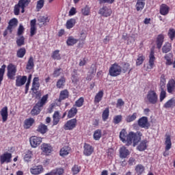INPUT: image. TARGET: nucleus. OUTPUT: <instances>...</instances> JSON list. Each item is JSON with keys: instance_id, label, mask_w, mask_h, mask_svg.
Here are the masks:
<instances>
[{"instance_id": "nucleus-1", "label": "nucleus", "mask_w": 175, "mask_h": 175, "mask_svg": "<svg viewBox=\"0 0 175 175\" xmlns=\"http://www.w3.org/2000/svg\"><path fill=\"white\" fill-rule=\"evenodd\" d=\"M142 136H143V134L140 131L137 133L130 132L128 135L125 129H122L120 133V139L122 142H127L126 146H131L133 142L134 147L137 146V143L142 140Z\"/></svg>"}, {"instance_id": "nucleus-2", "label": "nucleus", "mask_w": 175, "mask_h": 175, "mask_svg": "<svg viewBox=\"0 0 175 175\" xmlns=\"http://www.w3.org/2000/svg\"><path fill=\"white\" fill-rule=\"evenodd\" d=\"M49 98V94L44 95L40 101H38L36 105L33 107L31 111V116H38L39 113H40V107H43L47 102V99Z\"/></svg>"}, {"instance_id": "nucleus-3", "label": "nucleus", "mask_w": 175, "mask_h": 175, "mask_svg": "<svg viewBox=\"0 0 175 175\" xmlns=\"http://www.w3.org/2000/svg\"><path fill=\"white\" fill-rule=\"evenodd\" d=\"M31 3V0H19L18 4L15 5L14 13L15 16L20 14V8H27Z\"/></svg>"}, {"instance_id": "nucleus-4", "label": "nucleus", "mask_w": 175, "mask_h": 175, "mask_svg": "<svg viewBox=\"0 0 175 175\" xmlns=\"http://www.w3.org/2000/svg\"><path fill=\"white\" fill-rule=\"evenodd\" d=\"M109 72L110 76H111L112 77H117V76H120V75H121V72H122V70L120 65H118V64H114L111 65Z\"/></svg>"}, {"instance_id": "nucleus-5", "label": "nucleus", "mask_w": 175, "mask_h": 175, "mask_svg": "<svg viewBox=\"0 0 175 175\" xmlns=\"http://www.w3.org/2000/svg\"><path fill=\"white\" fill-rule=\"evenodd\" d=\"M146 98L151 105H157L158 103V94L154 90H150L147 94Z\"/></svg>"}, {"instance_id": "nucleus-6", "label": "nucleus", "mask_w": 175, "mask_h": 175, "mask_svg": "<svg viewBox=\"0 0 175 175\" xmlns=\"http://www.w3.org/2000/svg\"><path fill=\"white\" fill-rule=\"evenodd\" d=\"M165 151L163 152L164 157H167L169 155V150L172 148V138L170 137V135H165Z\"/></svg>"}, {"instance_id": "nucleus-7", "label": "nucleus", "mask_w": 175, "mask_h": 175, "mask_svg": "<svg viewBox=\"0 0 175 175\" xmlns=\"http://www.w3.org/2000/svg\"><path fill=\"white\" fill-rule=\"evenodd\" d=\"M76 125H77V120L74 118L67 121L64 124V128L65 131H72V129L76 128Z\"/></svg>"}, {"instance_id": "nucleus-8", "label": "nucleus", "mask_w": 175, "mask_h": 175, "mask_svg": "<svg viewBox=\"0 0 175 175\" xmlns=\"http://www.w3.org/2000/svg\"><path fill=\"white\" fill-rule=\"evenodd\" d=\"M16 72L17 69L16 66L13 64H10L8 66V74L7 76L10 80H14V76H16Z\"/></svg>"}, {"instance_id": "nucleus-9", "label": "nucleus", "mask_w": 175, "mask_h": 175, "mask_svg": "<svg viewBox=\"0 0 175 175\" xmlns=\"http://www.w3.org/2000/svg\"><path fill=\"white\" fill-rule=\"evenodd\" d=\"M30 144L33 148H36L38 146H40L42 143V137L33 136L29 139Z\"/></svg>"}, {"instance_id": "nucleus-10", "label": "nucleus", "mask_w": 175, "mask_h": 175, "mask_svg": "<svg viewBox=\"0 0 175 175\" xmlns=\"http://www.w3.org/2000/svg\"><path fill=\"white\" fill-rule=\"evenodd\" d=\"M12 161V154L9 152H5L0 157V162L1 165H3V163H9V162Z\"/></svg>"}, {"instance_id": "nucleus-11", "label": "nucleus", "mask_w": 175, "mask_h": 175, "mask_svg": "<svg viewBox=\"0 0 175 175\" xmlns=\"http://www.w3.org/2000/svg\"><path fill=\"white\" fill-rule=\"evenodd\" d=\"M154 53V49H152L149 55V65L147 66L146 70H151L154 68V62H155Z\"/></svg>"}, {"instance_id": "nucleus-12", "label": "nucleus", "mask_w": 175, "mask_h": 175, "mask_svg": "<svg viewBox=\"0 0 175 175\" xmlns=\"http://www.w3.org/2000/svg\"><path fill=\"white\" fill-rule=\"evenodd\" d=\"M137 124L140 128H146L148 129V119L147 117H142L137 121Z\"/></svg>"}, {"instance_id": "nucleus-13", "label": "nucleus", "mask_w": 175, "mask_h": 175, "mask_svg": "<svg viewBox=\"0 0 175 175\" xmlns=\"http://www.w3.org/2000/svg\"><path fill=\"white\" fill-rule=\"evenodd\" d=\"M99 14H101V16H103L104 17H109L111 15V9L107 8V7H103L100 9L98 12Z\"/></svg>"}, {"instance_id": "nucleus-14", "label": "nucleus", "mask_w": 175, "mask_h": 175, "mask_svg": "<svg viewBox=\"0 0 175 175\" xmlns=\"http://www.w3.org/2000/svg\"><path fill=\"white\" fill-rule=\"evenodd\" d=\"M43 166L42 165H37L34 166L30 169V172L31 174L38 175L40 174V173H43Z\"/></svg>"}, {"instance_id": "nucleus-15", "label": "nucleus", "mask_w": 175, "mask_h": 175, "mask_svg": "<svg viewBox=\"0 0 175 175\" xmlns=\"http://www.w3.org/2000/svg\"><path fill=\"white\" fill-rule=\"evenodd\" d=\"M26 81H27V76L17 77L16 80V87H21V85H24L25 84Z\"/></svg>"}, {"instance_id": "nucleus-16", "label": "nucleus", "mask_w": 175, "mask_h": 175, "mask_svg": "<svg viewBox=\"0 0 175 175\" xmlns=\"http://www.w3.org/2000/svg\"><path fill=\"white\" fill-rule=\"evenodd\" d=\"M93 152L94 148H92V146H91L90 144H85L83 150L84 155H86V157H90Z\"/></svg>"}, {"instance_id": "nucleus-17", "label": "nucleus", "mask_w": 175, "mask_h": 175, "mask_svg": "<svg viewBox=\"0 0 175 175\" xmlns=\"http://www.w3.org/2000/svg\"><path fill=\"white\" fill-rule=\"evenodd\" d=\"M167 90L169 94H173L175 90V81L174 79H171L167 84Z\"/></svg>"}, {"instance_id": "nucleus-18", "label": "nucleus", "mask_w": 175, "mask_h": 175, "mask_svg": "<svg viewBox=\"0 0 175 175\" xmlns=\"http://www.w3.org/2000/svg\"><path fill=\"white\" fill-rule=\"evenodd\" d=\"M70 150L71 148L68 146H64L59 151L60 157H66V155H69Z\"/></svg>"}, {"instance_id": "nucleus-19", "label": "nucleus", "mask_w": 175, "mask_h": 175, "mask_svg": "<svg viewBox=\"0 0 175 175\" xmlns=\"http://www.w3.org/2000/svg\"><path fill=\"white\" fill-rule=\"evenodd\" d=\"M146 5L145 0H137L135 5L137 12H142Z\"/></svg>"}, {"instance_id": "nucleus-20", "label": "nucleus", "mask_w": 175, "mask_h": 175, "mask_svg": "<svg viewBox=\"0 0 175 175\" xmlns=\"http://www.w3.org/2000/svg\"><path fill=\"white\" fill-rule=\"evenodd\" d=\"M18 23V21H17V18H14L10 21L9 25L8 26V29H9L10 33H12L13 27H17Z\"/></svg>"}, {"instance_id": "nucleus-21", "label": "nucleus", "mask_w": 175, "mask_h": 175, "mask_svg": "<svg viewBox=\"0 0 175 175\" xmlns=\"http://www.w3.org/2000/svg\"><path fill=\"white\" fill-rule=\"evenodd\" d=\"M69 98V92L68 90H64L60 92L59 97V102H61V100H64V99H66Z\"/></svg>"}, {"instance_id": "nucleus-22", "label": "nucleus", "mask_w": 175, "mask_h": 175, "mask_svg": "<svg viewBox=\"0 0 175 175\" xmlns=\"http://www.w3.org/2000/svg\"><path fill=\"white\" fill-rule=\"evenodd\" d=\"M169 6L166 4H162L160 7V13L163 16H166L169 13Z\"/></svg>"}, {"instance_id": "nucleus-23", "label": "nucleus", "mask_w": 175, "mask_h": 175, "mask_svg": "<svg viewBox=\"0 0 175 175\" xmlns=\"http://www.w3.org/2000/svg\"><path fill=\"white\" fill-rule=\"evenodd\" d=\"M59 120H61V116H59V112L58 111H55V113L53 116V125L58 124V122H59Z\"/></svg>"}, {"instance_id": "nucleus-24", "label": "nucleus", "mask_w": 175, "mask_h": 175, "mask_svg": "<svg viewBox=\"0 0 175 175\" xmlns=\"http://www.w3.org/2000/svg\"><path fill=\"white\" fill-rule=\"evenodd\" d=\"M1 116L2 117L3 122L8 121V107H4L1 110Z\"/></svg>"}, {"instance_id": "nucleus-25", "label": "nucleus", "mask_w": 175, "mask_h": 175, "mask_svg": "<svg viewBox=\"0 0 175 175\" xmlns=\"http://www.w3.org/2000/svg\"><path fill=\"white\" fill-rule=\"evenodd\" d=\"M41 149L43 151V152H45V154H50V152H51V150H53L51 146L47 144H43L41 146Z\"/></svg>"}, {"instance_id": "nucleus-26", "label": "nucleus", "mask_w": 175, "mask_h": 175, "mask_svg": "<svg viewBox=\"0 0 175 175\" xmlns=\"http://www.w3.org/2000/svg\"><path fill=\"white\" fill-rule=\"evenodd\" d=\"M120 158H125L129 155V150L125 148V146H122L120 150Z\"/></svg>"}, {"instance_id": "nucleus-27", "label": "nucleus", "mask_w": 175, "mask_h": 175, "mask_svg": "<svg viewBox=\"0 0 175 175\" xmlns=\"http://www.w3.org/2000/svg\"><path fill=\"white\" fill-rule=\"evenodd\" d=\"M35 120H33V118L27 119L26 120H25L24 128H25V129L31 128Z\"/></svg>"}, {"instance_id": "nucleus-28", "label": "nucleus", "mask_w": 175, "mask_h": 175, "mask_svg": "<svg viewBox=\"0 0 175 175\" xmlns=\"http://www.w3.org/2000/svg\"><path fill=\"white\" fill-rule=\"evenodd\" d=\"M147 140H143L142 142H140V144L137 146V150L139 151H144L147 148Z\"/></svg>"}, {"instance_id": "nucleus-29", "label": "nucleus", "mask_w": 175, "mask_h": 175, "mask_svg": "<svg viewBox=\"0 0 175 175\" xmlns=\"http://www.w3.org/2000/svg\"><path fill=\"white\" fill-rule=\"evenodd\" d=\"M33 66H35V64H33V57L30 56L26 66V69L31 70V69H33Z\"/></svg>"}, {"instance_id": "nucleus-30", "label": "nucleus", "mask_w": 175, "mask_h": 175, "mask_svg": "<svg viewBox=\"0 0 175 175\" xmlns=\"http://www.w3.org/2000/svg\"><path fill=\"white\" fill-rule=\"evenodd\" d=\"M16 44L18 47H21V46H24L25 44V38L21 36L16 38Z\"/></svg>"}, {"instance_id": "nucleus-31", "label": "nucleus", "mask_w": 175, "mask_h": 175, "mask_svg": "<svg viewBox=\"0 0 175 175\" xmlns=\"http://www.w3.org/2000/svg\"><path fill=\"white\" fill-rule=\"evenodd\" d=\"M165 37H163V35H159L157 38V49H161L162 47V44H163V39Z\"/></svg>"}, {"instance_id": "nucleus-32", "label": "nucleus", "mask_w": 175, "mask_h": 175, "mask_svg": "<svg viewBox=\"0 0 175 175\" xmlns=\"http://www.w3.org/2000/svg\"><path fill=\"white\" fill-rule=\"evenodd\" d=\"M103 98V91L98 92L94 97V103H99Z\"/></svg>"}, {"instance_id": "nucleus-33", "label": "nucleus", "mask_w": 175, "mask_h": 175, "mask_svg": "<svg viewBox=\"0 0 175 175\" xmlns=\"http://www.w3.org/2000/svg\"><path fill=\"white\" fill-rule=\"evenodd\" d=\"M175 106V100L174 98H171L170 100H169L165 105H164V107L165 109H170V107H174Z\"/></svg>"}, {"instance_id": "nucleus-34", "label": "nucleus", "mask_w": 175, "mask_h": 175, "mask_svg": "<svg viewBox=\"0 0 175 175\" xmlns=\"http://www.w3.org/2000/svg\"><path fill=\"white\" fill-rule=\"evenodd\" d=\"M37 131L38 132H40V133H42V135H44V133H46V132H47L48 131L47 126L41 123L38 126Z\"/></svg>"}, {"instance_id": "nucleus-35", "label": "nucleus", "mask_w": 175, "mask_h": 175, "mask_svg": "<svg viewBox=\"0 0 175 175\" xmlns=\"http://www.w3.org/2000/svg\"><path fill=\"white\" fill-rule=\"evenodd\" d=\"M66 81V80L64 77H62L60 79H59L56 84L57 88H64Z\"/></svg>"}, {"instance_id": "nucleus-36", "label": "nucleus", "mask_w": 175, "mask_h": 175, "mask_svg": "<svg viewBox=\"0 0 175 175\" xmlns=\"http://www.w3.org/2000/svg\"><path fill=\"white\" fill-rule=\"evenodd\" d=\"M26 53L27 50H25V48H21L17 51L16 55L18 58H23Z\"/></svg>"}, {"instance_id": "nucleus-37", "label": "nucleus", "mask_w": 175, "mask_h": 175, "mask_svg": "<svg viewBox=\"0 0 175 175\" xmlns=\"http://www.w3.org/2000/svg\"><path fill=\"white\" fill-rule=\"evenodd\" d=\"M170 50H172V44L169 42L165 43V44L162 48V51L165 54H166L167 53H169Z\"/></svg>"}, {"instance_id": "nucleus-38", "label": "nucleus", "mask_w": 175, "mask_h": 175, "mask_svg": "<svg viewBox=\"0 0 175 175\" xmlns=\"http://www.w3.org/2000/svg\"><path fill=\"white\" fill-rule=\"evenodd\" d=\"M75 24H76V20L71 18L66 22V28L68 29H70V28H73V27H75Z\"/></svg>"}, {"instance_id": "nucleus-39", "label": "nucleus", "mask_w": 175, "mask_h": 175, "mask_svg": "<svg viewBox=\"0 0 175 175\" xmlns=\"http://www.w3.org/2000/svg\"><path fill=\"white\" fill-rule=\"evenodd\" d=\"M135 171H136L137 174H138V175L143 174V173H144V166H143L141 164L137 165L135 167Z\"/></svg>"}, {"instance_id": "nucleus-40", "label": "nucleus", "mask_w": 175, "mask_h": 175, "mask_svg": "<svg viewBox=\"0 0 175 175\" xmlns=\"http://www.w3.org/2000/svg\"><path fill=\"white\" fill-rule=\"evenodd\" d=\"M79 40L77 39L74 38L73 37H69L66 41L68 46H73V44H76Z\"/></svg>"}, {"instance_id": "nucleus-41", "label": "nucleus", "mask_w": 175, "mask_h": 175, "mask_svg": "<svg viewBox=\"0 0 175 175\" xmlns=\"http://www.w3.org/2000/svg\"><path fill=\"white\" fill-rule=\"evenodd\" d=\"M75 114H77V108L72 107L68 111V118H72L75 117Z\"/></svg>"}, {"instance_id": "nucleus-42", "label": "nucleus", "mask_w": 175, "mask_h": 175, "mask_svg": "<svg viewBox=\"0 0 175 175\" xmlns=\"http://www.w3.org/2000/svg\"><path fill=\"white\" fill-rule=\"evenodd\" d=\"M50 173L52 175H62V174H64V169L57 168V169L52 170Z\"/></svg>"}, {"instance_id": "nucleus-43", "label": "nucleus", "mask_w": 175, "mask_h": 175, "mask_svg": "<svg viewBox=\"0 0 175 175\" xmlns=\"http://www.w3.org/2000/svg\"><path fill=\"white\" fill-rule=\"evenodd\" d=\"M102 137V131L98 129L94 131V140H99Z\"/></svg>"}, {"instance_id": "nucleus-44", "label": "nucleus", "mask_w": 175, "mask_h": 175, "mask_svg": "<svg viewBox=\"0 0 175 175\" xmlns=\"http://www.w3.org/2000/svg\"><path fill=\"white\" fill-rule=\"evenodd\" d=\"M38 20V23H42L43 24L50 23V18L49 16H40Z\"/></svg>"}, {"instance_id": "nucleus-45", "label": "nucleus", "mask_w": 175, "mask_h": 175, "mask_svg": "<svg viewBox=\"0 0 175 175\" xmlns=\"http://www.w3.org/2000/svg\"><path fill=\"white\" fill-rule=\"evenodd\" d=\"M5 69H6V65H3L0 68V85L1 83H2V80H3V75H5Z\"/></svg>"}, {"instance_id": "nucleus-46", "label": "nucleus", "mask_w": 175, "mask_h": 175, "mask_svg": "<svg viewBox=\"0 0 175 175\" xmlns=\"http://www.w3.org/2000/svg\"><path fill=\"white\" fill-rule=\"evenodd\" d=\"M144 59H146V57H144V56H143L142 54H139L138 58L137 59V62H136L137 65V66L142 65V64H143Z\"/></svg>"}, {"instance_id": "nucleus-47", "label": "nucleus", "mask_w": 175, "mask_h": 175, "mask_svg": "<svg viewBox=\"0 0 175 175\" xmlns=\"http://www.w3.org/2000/svg\"><path fill=\"white\" fill-rule=\"evenodd\" d=\"M51 57L53 59H61V55L59 54V51L56 50L53 51Z\"/></svg>"}, {"instance_id": "nucleus-48", "label": "nucleus", "mask_w": 175, "mask_h": 175, "mask_svg": "<svg viewBox=\"0 0 175 175\" xmlns=\"http://www.w3.org/2000/svg\"><path fill=\"white\" fill-rule=\"evenodd\" d=\"M165 88H166V79L164 77H161L160 81V90H165Z\"/></svg>"}, {"instance_id": "nucleus-49", "label": "nucleus", "mask_w": 175, "mask_h": 175, "mask_svg": "<svg viewBox=\"0 0 175 175\" xmlns=\"http://www.w3.org/2000/svg\"><path fill=\"white\" fill-rule=\"evenodd\" d=\"M137 117V113H133V115L129 116L126 118V121L127 122H132V121H135V120H136Z\"/></svg>"}, {"instance_id": "nucleus-50", "label": "nucleus", "mask_w": 175, "mask_h": 175, "mask_svg": "<svg viewBox=\"0 0 175 175\" xmlns=\"http://www.w3.org/2000/svg\"><path fill=\"white\" fill-rule=\"evenodd\" d=\"M109 108H106L103 111V114H102V118H103V121H106V120H107V118H109Z\"/></svg>"}, {"instance_id": "nucleus-51", "label": "nucleus", "mask_w": 175, "mask_h": 175, "mask_svg": "<svg viewBox=\"0 0 175 175\" xmlns=\"http://www.w3.org/2000/svg\"><path fill=\"white\" fill-rule=\"evenodd\" d=\"M43 6H44V0H39L37 2V5H36L37 12H39L40 9L43 8Z\"/></svg>"}, {"instance_id": "nucleus-52", "label": "nucleus", "mask_w": 175, "mask_h": 175, "mask_svg": "<svg viewBox=\"0 0 175 175\" xmlns=\"http://www.w3.org/2000/svg\"><path fill=\"white\" fill-rule=\"evenodd\" d=\"M90 10V7H88V5H86L84 8L81 10V13L83 16H89Z\"/></svg>"}, {"instance_id": "nucleus-53", "label": "nucleus", "mask_w": 175, "mask_h": 175, "mask_svg": "<svg viewBox=\"0 0 175 175\" xmlns=\"http://www.w3.org/2000/svg\"><path fill=\"white\" fill-rule=\"evenodd\" d=\"M72 81L75 84L79 83V77H77V73H76V70H74V74L72 76Z\"/></svg>"}, {"instance_id": "nucleus-54", "label": "nucleus", "mask_w": 175, "mask_h": 175, "mask_svg": "<svg viewBox=\"0 0 175 175\" xmlns=\"http://www.w3.org/2000/svg\"><path fill=\"white\" fill-rule=\"evenodd\" d=\"M165 59L166 60V65H172V55L171 54H167L165 56Z\"/></svg>"}, {"instance_id": "nucleus-55", "label": "nucleus", "mask_w": 175, "mask_h": 175, "mask_svg": "<svg viewBox=\"0 0 175 175\" xmlns=\"http://www.w3.org/2000/svg\"><path fill=\"white\" fill-rule=\"evenodd\" d=\"M168 36L171 39V40H173L175 38V30L174 29H170L168 32Z\"/></svg>"}, {"instance_id": "nucleus-56", "label": "nucleus", "mask_w": 175, "mask_h": 175, "mask_svg": "<svg viewBox=\"0 0 175 175\" xmlns=\"http://www.w3.org/2000/svg\"><path fill=\"white\" fill-rule=\"evenodd\" d=\"M31 158H32V152L28 151L25 155L24 159L26 162H29Z\"/></svg>"}, {"instance_id": "nucleus-57", "label": "nucleus", "mask_w": 175, "mask_h": 175, "mask_svg": "<svg viewBox=\"0 0 175 175\" xmlns=\"http://www.w3.org/2000/svg\"><path fill=\"white\" fill-rule=\"evenodd\" d=\"M84 103V98L81 97L78 100L76 101L75 105L77 107H81Z\"/></svg>"}, {"instance_id": "nucleus-58", "label": "nucleus", "mask_w": 175, "mask_h": 175, "mask_svg": "<svg viewBox=\"0 0 175 175\" xmlns=\"http://www.w3.org/2000/svg\"><path fill=\"white\" fill-rule=\"evenodd\" d=\"M72 172L73 174H77V173L80 172V167L77 165H75L72 168Z\"/></svg>"}, {"instance_id": "nucleus-59", "label": "nucleus", "mask_w": 175, "mask_h": 175, "mask_svg": "<svg viewBox=\"0 0 175 175\" xmlns=\"http://www.w3.org/2000/svg\"><path fill=\"white\" fill-rule=\"evenodd\" d=\"M24 26H23V25H20L17 32L18 36H21V35L24 33Z\"/></svg>"}, {"instance_id": "nucleus-60", "label": "nucleus", "mask_w": 175, "mask_h": 175, "mask_svg": "<svg viewBox=\"0 0 175 175\" xmlns=\"http://www.w3.org/2000/svg\"><path fill=\"white\" fill-rule=\"evenodd\" d=\"M122 116L121 115H118L115 116V118H113V122L115 124H120V122L122 121Z\"/></svg>"}, {"instance_id": "nucleus-61", "label": "nucleus", "mask_w": 175, "mask_h": 175, "mask_svg": "<svg viewBox=\"0 0 175 175\" xmlns=\"http://www.w3.org/2000/svg\"><path fill=\"white\" fill-rule=\"evenodd\" d=\"M122 71L123 72V73H126V72H128V70H129V64L126 63L124 64V66H122Z\"/></svg>"}, {"instance_id": "nucleus-62", "label": "nucleus", "mask_w": 175, "mask_h": 175, "mask_svg": "<svg viewBox=\"0 0 175 175\" xmlns=\"http://www.w3.org/2000/svg\"><path fill=\"white\" fill-rule=\"evenodd\" d=\"M165 98H166V91L161 90L160 102H162L163 99H165Z\"/></svg>"}, {"instance_id": "nucleus-63", "label": "nucleus", "mask_w": 175, "mask_h": 175, "mask_svg": "<svg viewBox=\"0 0 175 175\" xmlns=\"http://www.w3.org/2000/svg\"><path fill=\"white\" fill-rule=\"evenodd\" d=\"M36 81H39V78L35 77L33 80V88H31L32 91H35V85L36 87H39L38 85V83H36Z\"/></svg>"}, {"instance_id": "nucleus-64", "label": "nucleus", "mask_w": 175, "mask_h": 175, "mask_svg": "<svg viewBox=\"0 0 175 175\" xmlns=\"http://www.w3.org/2000/svg\"><path fill=\"white\" fill-rule=\"evenodd\" d=\"M125 105V103L122 99L119 98L117 101L116 107H121V106H124Z\"/></svg>"}]
</instances>
